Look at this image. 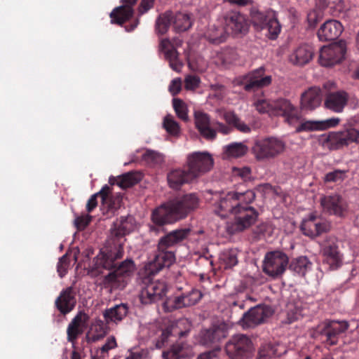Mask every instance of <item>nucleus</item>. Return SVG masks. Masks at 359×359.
Returning <instances> with one entry per match:
<instances>
[{
	"label": "nucleus",
	"mask_w": 359,
	"mask_h": 359,
	"mask_svg": "<svg viewBox=\"0 0 359 359\" xmlns=\"http://www.w3.org/2000/svg\"><path fill=\"white\" fill-rule=\"evenodd\" d=\"M190 233L189 229H180L170 231L162 236L157 245V250L153 261L145 266V271L149 276H154L163 268L169 267L175 261L172 247L182 241Z\"/></svg>",
	"instance_id": "nucleus-1"
},
{
	"label": "nucleus",
	"mask_w": 359,
	"mask_h": 359,
	"mask_svg": "<svg viewBox=\"0 0 359 359\" xmlns=\"http://www.w3.org/2000/svg\"><path fill=\"white\" fill-rule=\"evenodd\" d=\"M198 205V198L196 194H186L156 208L152 212L151 220L155 225L161 227L186 217Z\"/></svg>",
	"instance_id": "nucleus-2"
},
{
	"label": "nucleus",
	"mask_w": 359,
	"mask_h": 359,
	"mask_svg": "<svg viewBox=\"0 0 359 359\" xmlns=\"http://www.w3.org/2000/svg\"><path fill=\"white\" fill-rule=\"evenodd\" d=\"M133 228V219L131 217H122L114 222L111 229L114 245L101 252L104 268L112 270V268L116 266V261L123 258V244L126 241L124 237L130 233Z\"/></svg>",
	"instance_id": "nucleus-3"
},
{
	"label": "nucleus",
	"mask_w": 359,
	"mask_h": 359,
	"mask_svg": "<svg viewBox=\"0 0 359 359\" xmlns=\"http://www.w3.org/2000/svg\"><path fill=\"white\" fill-rule=\"evenodd\" d=\"M319 141L324 148L330 150H339L352 143L359 144V130L348 126L337 132L323 134Z\"/></svg>",
	"instance_id": "nucleus-4"
},
{
	"label": "nucleus",
	"mask_w": 359,
	"mask_h": 359,
	"mask_svg": "<svg viewBox=\"0 0 359 359\" xmlns=\"http://www.w3.org/2000/svg\"><path fill=\"white\" fill-rule=\"evenodd\" d=\"M255 197V193L250 190L243 193L228 192L215 203V212L221 217H226L229 214L234 215L236 210L241 206L243 202L245 203H251Z\"/></svg>",
	"instance_id": "nucleus-5"
},
{
	"label": "nucleus",
	"mask_w": 359,
	"mask_h": 359,
	"mask_svg": "<svg viewBox=\"0 0 359 359\" xmlns=\"http://www.w3.org/2000/svg\"><path fill=\"white\" fill-rule=\"evenodd\" d=\"M251 20L257 30H266L265 36L271 40L276 39L281 32V25L278 20L276 13L273 11H253L251 14Z\"/></svg>",
	"instance_id": "nucleus-6"
},
{
	"label": "nucleus",
	"mask_w": 359,
	"mask_h": 359,
	"mask_svg": "<svg viewBox=\"0 0 359 359\" xmlns=\"http://www.w3.org/2000/svg\"><path fill=\"white\" fill-rule=\"evenodd\" d=\"M113 271L105 276L102 280L104 287L111 289H123L126 286L125 278L131 276L135 269L134 261L130 258L116 263Z\"/></svg>",
	"instance_id": "nucleus-7"
},
{
	"label": "nucleus",
	"mask_w": 359,
	"mask_h": 359,
	"mask_svg": "<svg viewBox=\"0 0 359 359\" xmlns=\"http://www.w3.org/2000/svg\"><path fill=\"white\" fill-rule=\"evenodd\" d=\"M285 149V142L278 138L270 137L257 140L252 152L259 161L273 159L281 154Z\"/></svg>",
	"instance_id": "nucleus-8"
},
{
	"label": "nucleus",
	"mask_w": 359,
	"mask_h": 359,
	"mask_svg": "<svg viewBox=\"0 0 359 359\" xmlns=\"http://www.w3.org/2000/svg\"><path fill=\"white\" fill-rule=\"evenodd\" d=\"M253 349L251 339L245 334L233 336L225 346L226 354L233 359H248Z\"/></svg>",
	"instance_id": "nucleus-9"
},
{
	"label": "nucleus",
	"mask_w": 359,
	"mask_h": 359,
	"mask_svg": "<svg viewBox=\"0 0 359 359\" xmlns=\"http://www.w3.org/2000/svg\"><path fill=\"white\" fill-rule=\"evenodd\" d=\"M289 262L287 255L281 251L267 252L264 257L263 271L272 278H278L285 272Z\"/></svg>",
	"instance_id": "nucleus-10"
},
{
	"label": "nucleus",
	"mask_w": 359,
	"mask_h": 359,
	"mask_svg": "<svg viewBox=\"0 0 359 359\" xmlns=\"http://www.w3.org/2000/svg\"><path fill=\"white\" fill-rule=\"evenodd\" d=\"M257 217L258 212L254 208L249 206L248 203L242 204L238 209L236 210L234 219L229 226V231L231 233L243 231L252 226Z\"/></svg>",
	"instance_id": "nucleus-11"
},
{
	"label": "nucleus",
	"mask_w": 359,
	"mask_h": 359,
	"mask_svg": "<svg viewBox=\"0 0 359 359\" xmlns=\"http://www.w3.org/2000/svg\"><path fill=\"white\" fill-rule=\"evenodd\" d=\"M213 166V159L207 152H194L187 157V168L196 179L210 170Z\"/></svg>",
	"instance_id": "nucleus-12"
},
{
	"label": "nucleus",
	"mask_w": 359,
	"mask_h": 359,
	"mask_svg": "<svg viewBox=\"0 0 359 359\" xmlns=\"http://www.w3.org/2000/svg\"><path fill=\"white\" fill-rule=\"evenodd\" d=\"M228 335V325L222 322L213 324L208 329L201 330L200 342L207 346L217 347Z\"/></svg>",
	"instance_id": "nucleus-13"
},
{
	"label": "nucleus",
	"mask_w": 359,
	"mask_h": 359,
	"mask_svg": "<svg viewBox=\"0 0 359 359\" xmlns=\"http://www.w3.org/2000/svg\"><path fill=\"white\" fill-rule=\"evenodd\" d=\"M349 325L346 321L325 320L318 326V332L320 335L326 337V342L330 346L336 345L338 342L339 335L344 333Z\"/></svg>",
	"instance_id": "nucleus-14"
},
{
	"label": "nucleus",
	"mask_w": 359,
	"mask_h": 359,
	"mask_svg": "<svg viewBox=\"0 0 359 359\" xmlns=\"http://www.w3.org/2000/svg\"><path fill=\"white\" fill-rule=\"evenodd\" d=\"M273 311L269 306H257L245 313L241 319L244 327L250 328L264 323L273 315Z\"/></svg>",
	"instance_id": "nucleus-15"
},
{
	"label": "nucleus",
	"mask_w": 359,
	"mask_h": 359,
	"mask_svg": "<svg viewBox=\"0 0 359 359\" xmlns=\"http://www.w3.org/2000/svg\"><path fill=\"white\" fill-rule=\"evenodd\" d=\"M346 47L341 43L323 46L320 51L319 62L324 67L333 66L344 59Z\"/></svg>",
	"instance_id": "nucleus-16"
},
{
	"label": "nucleus",
	"mask_w": 359,
	"mask_h": 359,
	"mask_svg": "<svg viewBox=\"0 0 359 359\" xmlns=\"http://www.w3.org/2000/svg\"><path fill=\"white\" fill-rule=\"evenodd\" d=\"M321 252L323 262L327 264L331 269H336L341 265V255L335 238H327L322 244Z\"/></svg>",
	"instance_id": "nucleus-17"
},
{
	"label": "nucleus",
	"mask_w": 359,
	"mask_h": 359,
	"mask_svg": "<svg viewBox=\"0 0 359 359\" xmlns=\"http://www.w3.org/2000/svg\"><path fill=\"white\" fill-rule=\"evenodd\" d=\"M320 205L325 212L338 217H344L348 209L346 201L339 194L322 197Z\"/></svg>",
	"instance_id": "nucleus-18"
},
{
	"label": "nucleus",
	"mask_w": 359,
	"mask_h": 359,
	"mask_svg": "<svg viewBox=\"0 0 359 359\" xmlns=\"http://www.w3.org/2000/svg\"><path fill=\"white\" fill-rule=\"evenodd\" d=\"M272 116H283L285 121L293 125L300 119L299 111L289 100L280 99L273 101Z\"/></svg>",
	"instance_id": "nucleus-19"
},
{
	"label": "nucleus",
	"mask_w": 359,
	"mask_h": 359,
	"mask_svg": "<svg viewBox=\"0 0 359 359\" xmlns=\"http://www.w3.org/2000/svg\"><path fill=\"white\" fill-rule=\"evenodd\" d=\"M271 83V76L264 75V69L258 68L244 76L243 88L246 91H255L268 86Z\"/></svg>",
	"instance_id": "nucleus-20"
},
{
	"label": "nucleus",
	"mask_w": 359,
	"mask_h": 359,
	"mask_svg": "<svg viewBox=\"0 0 359 359\" xmlns=\"http://www.w3.org/2000/svg\"><path fill=\"white\" fill-rule=\"evenodd\" d=\"M329 229V224L313 214L304 219L301 224L303 234L310 238H314L327 232Z\"/></svg>",
	"instance_id": "nucleus-21"
},
{
	"label": "nucleus",
	"mask_w": 359,
	"mask_h": 359,
	"mask_svg": "<svg viewBox=\"0 0 359 359\" xmlns=\"http://www.w3.org/2000/svg\"><path fill=\"white\" fill-rule=\"evenodd\" d=\"M224 27L229 34L236 35L248 30L246 20L241 13L230 11L224 17Z\"/></svg>",
	"instance_id": "nucleus-22"
},
{
	"label": "nucleus",
	"mask_w": 359,
	"mask_h": 359,
	"mask_svg": "<svg viewBox=\"0 0 359 359\" xmlns=\"http://www.w3.org/2000/svg\"><path fill=\"white\" fill-rule=\"evenodd\" d=\"M323 93L320 88L313 86L302 93L300 97V109L304 111H313L322 102Z\"/></svg>",
	"instance_id": "nucleus-23"
},
{
	"label": "nucleus",
	"mask_w": 359,
	"mask_h": 359,
	"mask_svg": "<svg viewBox=\"0 0 359 359\" xmlns=\"http://www.w3.org/2000/svg\"><path fill=\"white\" fill-rule=\"evenodd\" d=\"M182 41L175 39L174 43H171L169 39H163L161 41L160 47L164 53L165 59L168 60L170 67L175 72H180L182 67V62L179 59V53L174 45L181 46Z\"/></svg>",
	"instance_id": "nucleus-24"
},
{
	"label": "nucleus",
	"mask_w": 359,
	"mask_h": 359,
	"mask_svg": "<svg viewBox=\"0 0 359 359\" xmlns=\"http://www.w3.org/2000/svg\"><path fill=\"white\" fill-rule=\"evenodd\" d=\"M137 1V0H121L123 5L115 8L110 13L111 23L122 25L128 21L133 16V7Z\"/></svg>",
	"instance_id": "nucleus-25"
},
{
	"label": "nucleus",
	"mask_w": 359,
	"mask_h": 359,
	"mask_svg": "<svg viewBox=\"0 0 359 359\" xmlns=\"http://www.w3.org/2000/svg\"><path fill=\"white\" fill-rule=\"evenodd\" d=\"M57 309L62 315L70 313L76 306V292L72 287L62 290L55 302Z\"/></svg>",
	"instance_id": "nucleus-26"
},
{
	"label": "nucleus",
	"mask_w": 359,
	"mask_h": 359,
	"mask_svg": "<svg viewBox=\"0 0 359 359\" xmlns=\"http://www.w3.org/2000/svg\"><path fill=\"white\" fill-rule=\"evenodd\" d=\"M349 96L344 90L328 93L325 98V107L333 112L341 113L348 103Z\"/></svg>",
	"instance_id": "nucleus-27"
},
{
	"label": "nucleus",
	"mask_w": 359,
	"mask_h": 359,
	"mask_svg": "<svg viewBox=\"0 0 359 359\" xmlns=\"http://www.w3.org/2000/svg\"><path fill=\"white\" fill-rule=\"evenodd\" d=\"M343 30V25L339 21L328 20L321 25L317 34L320 41H333L341 34Z\"/></svg>",
	"instance_id": "nucleus-28"
},
{
	"label": "nucleus",
	"mask_w": 359,
	"mask_h": 359,
	"mask_svg": "<svg viewBox=\"0 0 359 359\" xmlns=\"http://www.w3.org/2000/svg\"><path fill=\"white\" fill-rule=\"evenodd\" d=\"M314 56L313 47L307 43L301 44L291 53L289 61L294 65L302 67L309 63Z\"/></svg>",
	"instance_id": "nucleus-29"
},
{
	"label": "nucleus",
	"mask_w": 359,
	"mask_h": 359,
	"mask_svg": "<svg viewBox=\"0 0 359 359\" xmlns=\"http://www.w3.org/2000/svg\"><path fill=\"white\" fill-rule=\"evenodd\" d=\"M89 316L83 311H79L72 320L67 329V340L74 343L79 336L83 333V327L86 325Z\"/></svg>",
	"instance_id": "nucleus-30"
},
{
	"label": "nucleus",
	"mask_w": 359,
	"mask_h": 359,
	"mask_svg": "<svg viewBox=\"0 0 359 359\" xmlns=\"http://www.w3.org/2000/svg\"><path fill=\"white\" fill-rule=\"evenodd\" d=\"M167 180L170 188L180 189L183 184L190 183L196 179L187 168L172 170L168 173Z\"/></svg>",
	"instance_id": "nucleus-31"
},
{
	"label": "nucleus",
	"mask_w": 359,
	"mask_h": 359,
	"mask_svg": "<svg viewBox=\"0 0 359 359\" xmlns=\"http://www.w3.org/2000/svg\"><path fill=\"white\" fill-rule=\"evenodd\" d=\"M128 313V306L126 304H119L114 306L107 309L103 312V317L107 324L118 323Z\"/></svg>",
	"instance_id": "nucleus-32"
},
{
	"label": "nucleus",
	"mask_w": 359,
	"mask_h": 359,
	"mask_svg": "<svg viewBox=\"0 0 359 359\" xmlns=\"http://www.w3.org/2000/svg\"><path fill=\"white\" fill-rule=\"evenodd\" d=\"M203 294L198 290H191L190 292L176 297L173 300L172 308L179 309L184 307L194 306L202 298Z\"/></svg>",
	"instance_id": "nucleus-33"
},
{
	"label": "nucleus",
	"mask_w": 359,
	"mask_h": 359,
	"mask_svg": "<svg viewBox=\"0 0 359 359\" xmlns=\"http://www.w3.org/2000/svg\"><path fill=\"white\" fill-rule=\"evenodd\" d=\"M195 125L201 135L207 140H213L216 137V132L210 127V118L208 114L195 112Z\"/></svg>",
	"instance_id": "nucleus-34"
},
{
	"label": "nucleus",
	"mask_w": 359,
	"mask_h": 359,
	"mask_svg": "<svg viewBox=\"0 0 359 359\" xmlns=\"http://www.w3.org/2000/svg\"><path fill=\"white\" fill-rule=\"evenodd\" d=\"M204 36L210 43L219 44L226 41L227 31L222 25H212L208 27Z\"/></svg>",
	"instance_id": "nucleus-35"
},
{
	"label": "nucleus",
	"mask_w": 359,
	"mask_h": 359,
	"mask_svg": "<svg viewBox=\"0 0 359 359\" xmlns=\"http://www.w3.org/2000/svg\"><path fill=\"white\" fill-rule=\"evenodd\" d=\"M313 264L306 256H300L293 259L289 264V269L294 273L304 276L311 270Z\"/></svg>",
	"instance_id": "nucleus-36"
},
{
	"label": "nucleus",
	"mask_w": 359,
	"mask_h": 359,
	"mask_svg": "<svg viewBox=\"0 0 359 359\" xmlns=\"http://www.w3.org/2000/svg\"><path fill=\"white\" fill-rule=\"evenodd\" d=\"M141 180L140 175L136 172H127L121 176H119L118 179L114 177L109 179V182L112 184L116 182V184L122 189L129 188L136 184H137Z\"/></svg>",
	"instance_id": "nucleus-37"
},
{
	"label": "nucleus",
	"mask_w": 359,
	"mask_h": 359,
	"mask_svg": "<svg viewBox=\"0 0 359 359\" xmlns=\"http://www.w3.org/2000/svg\"><path fill=\"white\" fill-rule=\"evenodd\" d=\"M248 151V147L241 142H233L224 147V158H239Z\"/></svg>",
	"instance_id": "nucleus-38"
},
{
	"label": "nucleus",
	"mask_w": 359,
	"mask_h": 359,
	"mask_svg": "<svg viewBox=\"0 0 359 359\" xmlns=\"http://www.w3.org/2000/svg\"><path fill=\"white\" fill-rule=\"evenodd\" d=\"M110 194V188L107 185H104L102 189L96 193L97 194V197L100 196L102 198V201L103 204H108V207L109 209H117L121 204V198L118 196L116 198H113L112 196H109Z\"/></svg>",
	"instance_id": "nucleus-39"
},
{
	"label": "nucleus",
	"mask_w": 359,
	"mask_h": 359,
	"mask_svg": "<svg viewBox=\"0 0 359 359\" xmlns=\"http://www.w3.org/2000/svg\"><path fill=\"white\" fill-rule=\"evenodd\" d=\"M174 15L172 12H165L159 15L156 22V29L160 34H164L170 25H173Z\"/></svg>",
	"instance_id": "nucleus-40"
},
{
	"label": "nucleus",
	"mask_w": 359,
	"mask_h": 359,
	"mask_svg": "<svg viewBox=\"0 0 359 359\" xmlns=\"http://www.w3.org/2000/svg\"><path fill=\"white\" fill-rule=\"evenodd\" d=\"M191 25L192 22L188 14L178 13L174 15L173 28L175 32H185L191 27Z\"/></svg>",
	"instance_id": "nucleus-41"
},
{
	"label": "nucleus",
	"mask_w": 359,
	"mask_h": 359,
	"mask_svg": "<svg viewBox=\"0 0 359 359\" xmlns=\"http://www.w3.org/2000/svg\"><path fill=\"white\" fill-rule=\"evenodd\" d=\"M226 123L235 127L237 130L242 133H249L250 128L243 122L239 117L233 111H227L224 115Z\"/></svg>",
	"instance_id": "nucleus-42"
},
{
	"label": "nucleus",
	"mask_w": 359,
	"mask_h": 359,
	"mask_svg": "<svg viewBox=\"0 0 359 359\" xmlns=\"http://www.w3.org/2000/svg\"><path fill=\"white\" fill-rule=\"evenodd\" d=\"M220 261L225 269H230L238 264L237 252L236 250H228L224 251L220 255Z\"/></svg>",
	"instance_id": "nucleus-43"
},
{
	"label": "nucleus",
	"mask_w": 359,
	"mask_h": 359,
	"mask_svg": "<svg viewBox=\"0 0 359 359\" xmlns=\"http://www.w3.org/2000/svg\"><path fill=\"white\" fill-rule=\"evenodd\" d=\"M147 286L158 300L165 296L167 292V286L163 281H152L148 283Z\"/></svg>",
	"instance_id": "nucleus-44"
},
{
	"label": "nucleus",
	"mask_w": 359,
	"mask_h": 359,
	"mask_svg": "<svg viewBox=\"0 0 359 359\" xmlns=\"http://www.w3.org/2000/svg\"><path fill=\"white\" fill-rule=\"evenodd\" d=\"M237 51L233 48H226L219 55V58L222 65H229L238 60Z\"/></svg>",
	"instance_id": "nucleus-45"
},
{
	"label": "nucleus",
	"mask_w": 359,
	"mask_h": 359,
	"mask_svg": "<svg viewBox=\"0 0 359 359\" xmlns=\"http://www.w3.org/2000/svg\"><path fill=\"white\" fill-rule=\"evenodd\" d=\"M172 106L179 118L184 121L188 120L187 106L182 100L174 98L172 100Z\"/></svg>",
	"instance_id": "nucleus-46"
},
{
	"label": "nucleus",
	"mask_w": 359,
	"mask_h": 359,
	"mask_svg": "<svg viewBox=\"0 0 359 359\" xmlns=\"http://www.w3.org/2000/svg\"><path fill=\"white\" fill-rule=\"evenodd\" d=\"M276 346L271 344H264L259 349L257 359H270L276 354Z\"/></svg>",
	"instance_id": "nucleus-47"
},
{
	"label": "nucleus",
	"mask_w": 359,
	"mask_h": 359,
	"mask_svg": "<svg viewBox=\"0 0 359 359\" xmlns=\"http://www.w3.org/2000/svg\"><path fill=\"white\" fill-rule=\"evenodd\" d=\"M142 158L146 162L152 165H160L164 161V156L162 154L149 149L146 151Z\"/></svg>",
	"instance_id": "nucleus-48"
},
{
	"label": "nucleus",
	"mask_w": 359,
	"mask_h": 359,
	"mask_svg": "<svg viewBox=\"0 0 359 359\" xmlns=\"http://www.w3.org/2000/svg\"><path fill=\"white\" fill-rule=\"evenodd\" d=\"M163 125L165 130L171 135H175L180 132L179 124L174 120L173 116L170 114L165 116Z\"/></svg>",
	"instance_id": "nucleus-49"
},
{
	"label": "nucleus",
	"mask_w": 359,
	"mask_h": 359,
	"mask_svg": "<svg viewBox=\"0 0 359 359\" xmlns=\"http://www.w3.org/2000/svg\"><path fill=\"white\" fill-rule=\"evenodd\" d=\"M321 122L317 121H305L297 127L296 131L301 133L303 131H315L321 130L320 129Z\"/></svg>",
	"instance_id": "nucleus-50"
},
{
	"label": "nucleus",
	"mask_w": 359,
	"mask_h": 359,
	"mask_svg": "<svg viewBox=\"0 0 359 359\" xmlns=\"http://www.w3.org/2000/svg\"><path fill=\"white\" fill-rule=\"evenodd\" d=\"M346 172L347 171L344 170H334L325 175V181L326 182H341L346 178Z\"/></svg>",
	"instance_id": "nucleus-51"
},
{
	"label": "nucleus",
	"mask_w": 359,
	"mask_h": 359,
	"mask_svg": "<svg viewBox=\"0 0 359 359\" xmlns=\"http://www.w3.org/2000/svg\"><path fill=\"white\" fill-rule=\"evenodd\" d=\"M69 263V257L67 253L60 258L57 265V271L60 278H63L67 274Z\"/></svg>",
	"instance_id": "nucleus-52"
},
{
	"label": "nucleus",
	"mask_w": 359,
	"mask_h": 359,
	"mask_svg": "<svg viewBox=\"0 0 359 359\" xmlns=\"http://www.w3.org/2000/svg\"><path fill=\"white\" fill-rule=\"evenodd\" d=\"M150 290H149V287L146 285L144 287L140 294V300L142 304H150L158 301L155 295L152 294Z\"/></svg>",
	"instance_id": "nucleus-53"
},
{
	"label": "nucleus",
	"mask_w": 359,
	"mask_h": 359,
	"mask_svg": "<svg viewBox=\"0 0 359 359\" xmlns=\"http://www.w3.org/2000/svg\"><path fill=\"white\" fill-rule=\"evenodd\" d=\"M273 101L259 100L256 103V108L260 113H266L272 116Z\"/></svg>",
	"instance_id": "nucleus-54"
},
{
	"label": "nucleus",
	"mask_w": 359,
	"mask_h": 359,
	"mask_svg": "<svg viewBox=\"0 0 359 359\" xmlns=\"http://www.w3.org/2000/svg\"><path fill=\"white\" fill-rule=\"evenodd\" d=\"M323 13L321 11L315 9L311 11L307 15V21L309 27L313 28L316 26L318 22L322 19Z\"/></svg>",
	"instance_id": "nucleus-55"
},
{
	"label": "nucleus",
	"mask_w": 359,
	"mask_h": 359,
	"mask_svg": "<svg viewBox=\"0 0 359 359\" xmlns=\"http://www.w3.org/2000/svg\"><path fill=\"white\" fill-rule=\"evenodd\" d=\"M201 80L198 76L188 75L184 79V87L187 90H195L199 86Z\"/></svg>",
	"instance_id": "nucleus-56"
},
{
	"label": "nucleus",
	"mask_w": 359,
	"mask_h": 359,
	"mask_svg": "<svg viewBox=\"0 0 359 359\" xmlns=\"http://www.w3.org/2000/svg\"><path fill=\"white\" fill-rule=\"evenodd\" d=\"M302 310L297 307H294V309H290L287 312L286 323L291 324L294 321L298 320L302 317Z\"/></svg>",
	"instance_id": "nucleus-57"
},
{
	"label": "nucleus",
	"mask_w": 359,
	"mask_h": 359,
	"mask_svg": "<svg viewBox=\"0 0 359 359\" xmlns=\"http://www.w3.org/2000/svg\"><path fill=\"white\" fill-rule=\"evenodd\" d=\"M155 0H141L138 6V15L141 16L153 8Z\"/></svg>",
	"instance_id": "nucleus-58"
},
{
	"label": "nucleus",
	"mask_w": 359,
	"mask_h": 359,
	"mask_svg": "<svg viewBox=\"0 0 359 359\" xmlns=\"http://www.w3.org/2000/svg\"><path fill=\"white\" fill-rule=\"evenodd\" d=\"M211 90H212V96L218 100H222L226 94L225 87L222 85L215 84L211 86Z\"/></svg>",
	"instance_id": "nucleus-59"
},
{
	"label": "nucleus",
	"mask_w": 359,
	"mask_h": 359,
	"mask_svg": "<svg viewBox=\"0 0 359 359\" xmlns=\"http://www.w3.org/2000/svg\"><path fill=\"white\" fill-rule=\"evenodd\" d=\"M182 90V81L180 78L173 79L170 86L169 91L172 96L177 95Z\"/></svg>",
	"instance_id": "nucleus-60"
},
{
	"label": "nucleus",
	"mask_w": 359,
	"mask_h": 359,
	"mask_svg": "<svg viewBox=\"0 0 359 359\" xmlns=\"http://www.w3.org/2000/svg\"><path fill=\"white\" fill-rule=\"evenodd\" d=\"M91 219L92 217L89 215H82L76 219L75 223L79 229H83L90 224Z\"/></svg>",
	"instance_id": "nucleus-61"
},
{
	"label": "nucleus",
	"mask_w": 359,
	"mask_h": 359,
	"mask_svg": "<svg viewBox=\"0 0 359 359\" xmlns=\"http://www.w3.org/2000/svg\"><path fill=\"white\" fill-rule=\"evenodd\" d=\"M340 119L339 118H332L325 121H321L320 129L321 130H325L332 127H334L339 123Z\"/></svg>",
	"instance_id": "nucleus-62"
},
{
	"label": "nucleus",
	"mask_w": 359,
	"mask_h": 359,
	"mask_svg": "<svg viewBox=\"0 0 359 359\" xmlns=\"http://www.w3.org/2000/svg\"><path fill=\"white\" fill-rule=\"evenodd\" d=\"M117 346L116 341L114 337L107 339V342L101 348L102 353H107L109 350Z\"/></svg>",
	"instance_id": "nucleus-63"
},
{
	"label": "nucleus",
	"mask_w": 359,
	"mask_h": 359,
	"mask_svg": "<svg viewBox=\"0 0 359 359\" xmlns=\"http://www.w3.org/2000/svg\"><path fill=\"white\" fill-rule=\"evenodd\" d=\"M97 194H93L87 201L86 210L88 212H91L97 205Z\"/></svg>",
	"instance_id": "nucleus-64"
}]
</instances>
